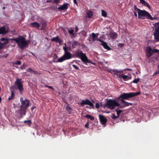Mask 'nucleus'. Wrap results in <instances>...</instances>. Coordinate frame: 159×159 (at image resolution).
<instances>
[{"label":"nucleus","mask_w":159,"mask_h":159,"mask_svg":"<svg viewBox=\"0 0 159 159\" xmlns=\"http://www.w3.org/2000/svg\"><path fill=\"white\" fill-rule=\"evenodd\" d=\"M20 101L21 103L20 108L15 111L16 116L19 119L22 118L24 115H26V110L30 106V101L29 100L26 98L24 99L23 98L21 97Z\"/></svg>","instance_id":"obj_1"},{"label":"nucleus","mask_w":159,"mask_h":159,"mask_svg":"<svg viewBox=\"0 0 159 159\" xmlns=\"http://www.w3.org/2000/svg\"><path fill=\"white\" fill-rule=\"evenodd\" d=\"M11 41H14L18 44L19 47L21 49L27 47L28 43L23 36L20 35L16 38H10Z\"/></svg>","instance_id":"obj_2"},{"label":"nucleus","mask_w":159,"mask_h":159,"mask_svg":"<svg viewBox=\"0 0 159 159\" xmlns=\"http://www.w3.org/2000/svg\"><path fill=\"white\" fill-rule=\"evenodd\" d=\"M138 18L139 19H144L145 17L147 19H149L151 20H153L156 18L152 17L150 14L145 10H140L138 12Z\"/></svg>","instance_id":"obj_3"},{"label":"nucleus","mask_w":159,"mask_h":159,"mask_svg":"<svg viewBox=\"0 0 159 159\" xmlns=\"http://www.w3.org/2000/svg\"><path fill=\"white\" fill-rule=\"evenodd\" d=\"M141 93L140 92H130L129 93H123L121 94L118 99H123V100H128L129 98H131L135 96L138 95Z\"/></svg>","instance_id":"obj_4"},{"label":"nucleus","mask_w":159,"mask_h":159,"mask_svg":"<svg viewBox=\"0 0 159 159\" xmlns=\"http://www.w3.org/2000/svg\"><path fill=\"white\" fill-rule=\"evenodd\" d=\"M21 79L16 78V80L15 82V84L17 86V88L15 86H11L10 88L11 91L15 89H18L21 93L23 91L24 88L22 84V82L21 81Z\"/></svg>","instance_id":"obj_5"},{"label":"nucleus","mask_w":159,"mask_h":159,"mask_svg":"<svg viewBox=\"0 0 159 159\" xmlns=\"http://www.w3.org/2000/svg\"><path fill=\"white\" fill-rule=\"evenodd\" d=\"M119 105V104L115 99H109L107 101L105 107H107L109 109L112 110L115 109L116 107Z\"/></svg>","instance_id":"obj_6"},{"label":"nucleus","mask_w":159,"mask_h":159,"mask_svg":"<svg viewBox=\"0 0 159 159\" xmlns=\"http://www.w3.org/2000/svg\"><path fill=\"white\" fill-rule=\"evenodd\" d=\"M99 118L101 124L105 127L107 121V119L105 116L100 114L99 115Z\"/></svg>","instance_id":"obj_7"},{"label":"nucleus","mask_w":159,"mask_h":159,"mask_svg":"<svg viewBox=\"0 0 159 159\" xmlns=\"http://www.w3.org/2000/svg\"><path fill=\"white\" fill-rule=\"evenodd\" d=\"M80 105L82 107H83L84 105H88L91 107H93L94 106L93 103L88 99H86L85 100H82V102L80 103Z\"/></svg>","instance_id":"obj_8"},{"label":"nucleus","mask_w":159,"mask_h":159,"mask_svg":"<svg viewBox=\"0 0 159 159\" xmlns=\"http://www.w3.org/2000/svg\"><path fill=\"white\" fill-rule=\"evenodd\" d=\"M81 60L85 64H87V63H91L93 64V62H91L89 60L86 56L85 54H84L80 58Z\"/></svg>","instance_id":"obj_9"},{"label":"nucleus","mask_w":159,"mask_h":159,"mask_svg":"<svg viewBox=\"0 0 159 159\" xmlns=\"http://www.w3.org/2000/svg\"><path fill=\"white\" fill-rule=\"evenodd\" d=\"M153 49L149 47H148L146 48V55L148 57H151L153 54Z\"/></svg>","instance_id":"obj_10"},{"label":"nucleus","mask_w":159,"mask_h":159,"mask_svg":"<svg viewBox=\"0 0 159 159\" xmlns=\"http://www.w3.org/2000/svg\"><path fill=\"white\" fill-rule=\"evenodd\" d=\"M0 31L1 34H6L8 32L7 28L5 26L0 28Z\"/></svg>","instance_id":"obj_11"},{"label":"nucleus","mask_w":159,"mask_h":159,"mask_svg":"<svg viewBox=\"0 0 159 159\" xmlns=\"http://www.w3.org/2000/svg\"><path fill=\"white\" fill-rule=\"evenodd\" d=\"M65 60H68L72 58V56L70 52H65L64 55L63 56Z\"/></svg>","instance_id":"obj_12"},{"label":"nucleus","mask_w":159,"mask_h":159,"mask_svg":"<svg viewBox=\"0 0 159 159\" xmlns=\"http://www.w3.org/2000/svg\"><path fill=\"white\" fill-rule=\"evenodd\" d=\"M69 5V4L68 3H64L61 6L58 7V9L61 10H66L68 8Z\"/></svg>","instance_id":"obj_13"},{"label":"nucleus","mask_w":159,"mask_h":159,"mask_svg":"<svg viewBox=\"0 0 159 159\" xmlns=\"http://www.w3.org/2000/svg\"><path fill=\"white\" fill-rule=\"evenodd\" d=\"M30 26L32 27L36 28L38 29L40 27L39 24L37 22H35L31 23L30 24Z\"/></svg>","instance_id":"obj_14"},{"label":"nucleus","mask_w":159,"mask_h":159,"mask_svg":"<svg viewBox=\"0 0 159 159\" xmlns=\"http://www.w3.org/2000/svg\"><path fill=\"white\" fill-rule=\"evenodd\" d=\"M101 44L102 46L105 49H107L108 50H111V48L107 45V43L106 42L104 41L102 43H101Z\"/></svg>","instance_id":"obj_15"},{"label":"nucleus","mask_w":159,"mask_h":159,"mask_svg":"<svg viewBox=\"0 0 159 159\" xmlns=\"http://www.w3.org/2000/svg\"><path fill=\"white\" fill-rule=\"evenodd\" d=\"M118 77L122 78L125 81H127V80L129 79V77L127 75H125L119 74Z\"/></svg>","instance_id":"obj_16"},{"label":"nucleus","mask_w":159,"mask_h":159,"mask_svg":"<svg viewBox=\"0 0 159 159\" xmlns=\"http://www.w3.org/2000/svg\"><path fill=\"white\" fill-rule=\"evenodd\" d=\"M84 54L81 51H80L75 53V56L78 58H80Z\"/></svg>","instance_id":"obj_17"},{"label":"nucleus","mask_w":159,"mask_h":159,"mask_svg":"<svg viewBox=\"0 0 159 159\" xmlns=\"http://www.w3.org/2000/svg\"><path fill=\"white\" fill-rule=\"evenodd\" d=\"M80 45V44L78 41H73L72 43V48H75L76 46Z\"/></svg>","instance_id":"obj_18"},{"label":"nucleus","mask_w":159,"mask_h":159,"mask_svg":"<svg viewBox=\"0 0 159 159\" xmlns=\"http://www.w3.org/2000/svg\"><path fill=\"white\" fill-rule=\"evenodd\" d=\"M120 101L123 103L124 104L125 107L126 106H128L130 105H132V104L130 103L125 101L123 99H120Z\"/></svg>","instance_id":"obj_19"},{"label":"nucleus","mask_w":159,"mask_h":159,"mask_svg":"<svg viewBox=\"0 0 159 159\" xmlns=\"http://www.w3.org/2000/svg\"><path fill=\"white\" fill-rule=\"evenodd\" d=\"M47 26V23L45 21H43L42 22V26L40 30H43Z\"/></svg>","instance_id":"obj_20"},{"label":"nucleus","mask_w":159,"mask_h":159,"mask_svg":"<svg viewBox=\"0 0 159 159\" xmlns=\"http://www.w3.org/2000/svg\"><path fill=\"white\" fill-rule=\"evenodd\" d=\"M117 34L116 33H113L110 34L111 38L113 39H116L117 37Z\"/></svg>","instance_id":"obj_21"},{"label":"nucleus","mask_w":159,"mask_h":159,"mask_svg":"<svg viewBox=\"0 0 159 159\" xmlns=\"http://www.w3.org/2000/svg\"><path fill=\"white\" fill-rule=\"evenodd\" d=\"M11 96L10 97H9L8 98V101H10L11 100H12L13 97H14V91L12 90L11 91Z\"/></svg>","instance_id":"obj_22"},{"label":"nucleus","mask_w":159,"mask_h":159,"mask_svg":"<svg viewBox=\"0 0 159 159\" xmlns=\"http://www.w3.org/2000/svg\"><path fill=\"white\" fill-rule=\"evenodd\" d=\"M93 16V13L92 11H89L87 13V16L89 18H91Z\"/></svg>","instance_id":"obj_23"},{"label":"nucleus","mask_w":159,"mask_h":159,"mask_svg":"<svg viewBox=\"0 0 159 159\" xmlns=\"http://www.w3.org/2000/svg\"><path fill=\"white\" fill-rule=\"evenodd\" d=\"M59 39V36H57L55 37H54L53 38H52L51 39V40L52 42H55L56 43H57L58 40Z\"/></svg>","instance_id":"obj_24"},{"label":"nucleus","mask_w":159,"mask_h":159,"mask_svg":"<svg viewBox=\"0 0 159 159\" xmlns=\"http://www.w3.org/2000/svg\"><path fill=\"white\" fill-rule=\"evenodd\" d=\"M84 117L88 119H90L91 120H94V118L91 115H86L84 116Z\"/></svg>","instance_id":"obj_25"},{"label":"nucleus","mask_w":159,"mask_h":159,"mask_svg":"<svg viewBox=\"0 0 159 159\" xmlns=\"http://www.w3.org/2000/svg\"><path fill=\"white\" fill-rule=\"evenodd\" d=\"M8 40H7V41L3 43H2L1 42V43H0V49H2L3 48V45L8 43Z\"/></svg>","instance_id":"obj_26"},{"label":"nucleus","mask_w":159,"mask_h":159,"mask_svg":"<svg viewBox=\"0 0 159 159\" xmlns=\"http://www.w3.org/2000/svg\"><path fill=\"white\" fill-rule=\"evenodd\" d=\"M66 60L64 58V57L63 56H62L60 58H59L57 61H56V62H61L63 61H64Z\"/></svg>","instance_id":"obj_27"},{"label":"nucleus","mask_w":159,"mask_h":159,"mask_svg":"<svg viewBox=\"0 0 159 159\" xmlns=\"http://www.w3.org/2000/svg\"><path fill=\"white\" fill-rule=\"evenodd\" d=\"M23 122L27 124L29 126H30L32 124V121L30 120H25Z\"/></svg>","instance_id":"obj_28"},{"label":"nucleus","mask_w":159,"mask_h":159,"mask_svg":"<svg viewBox=\"0 0 159 159\" xmlns=\"http://www.w3.org/2000/svg\"><path fill=\"white\" fill-rule=\"evenodd\" d=\"M154 38L157 41H159V34H157L156 33H154Z\"/></svg>","instance_id":"obj_29"},{"label":"nucleus","mask_w":159,"mask_h":159,"mask_svg":"<svg viewBox=\"0 0 159 159\" xmlns=\"http://www.w3.org/2000/svg\"><path fill=\"white\" fill-rule=\"evenodd\" d=\"M66 109L67 110L68 113L69 114H71V108L69 106H67Z\"/></svg>","instance_id":"obj_30"},{"label":"nucleus","mask_w":159,"mask_h":159,"mask_svg":"<svg viewBox=\"0 0 159 159\" xmlns=\"http://www.w3.org/2000/svg\"><path fill=\"white\" fill-rule=\"evenodd\" d=\"M102 16L106 17L107 16V13L104 10L102 11Z\"/></svg>","instance_id":"obj_31"},{"label":"nucleus","mask_w":159,"mask_h":159,"mask_svg":"<svg viewBox=\"0 0 159 159\" xmlns=\"http://www.w3.org/2000/svg\"><path fill=\"white\" fill-rule=\"evenodd\" d=\"M98 34H96L94 33H92V38H96L98 37Z\"/></svg>","instance_id":"obj_32"},{"label":"nucleus","mask_w":159,"mask_h":159,"mask_svg":"<svg viewBox=\"0 0 159 159\" xmlns=\"http://www.w3.org/2000/svg\"><path fill=\"white\" fill-rule=\"evenodd\" d=\"M116 112H117L116 114H117V116L118 117H119L120 113L121 112H122V111L120 110H116Z\"/></svg>","instance_id":"obj_33"},{"label":"nucleus","mask_w":159,"mask_h":159,"mask_svg":"<svg viewBox=\"0 0 159 159\" xmlns=\"http://www.w3.org/2000/svg\"><path fill=\"white\" fill-rule=\"evenodd\" d=\"M7 40H8V41L10 40V39H8L7 38H1L0 39V41H7Z\"/></svg>","instance_id":"obj_34"},{"label":"nucleus","mask_w":159,"mask_h":159,"mask_svg":"<svg viewBox=\"0 0 159 159\" xmlns=\"http://www.w3.org/2000/svg\"><path fill=\"white\" fill-rule=\"evenodd\" d=\"M139 78L135 79L131 83H133L135 84H137L139 80Z\"/></svg>","instance_id":"obj_35"},{"label":"nucleus","mask_w":159,"mask_h":159,"mask_svg":"<svg viewBox=\"0 0 159 159\" xmlns=\"http://www.w3.org/2000/svg\"><path fill=\"white\" fill-rule=\"evenodd\" d=\"M141 10L140 9L138 8L136 5L134 6V11H136L138 13V11H139Z\"/></svg>","instance_id":"obj_36"},{"label":"nucleus","mask_w":159,"mask_h":159,"mask_svg":"<svg viewBox=\"0 0 159 159\" xmlns=\"http://www.w3.org/2000/svg\"><path fill=\"white\" fill-rule=\"evenodd\" d=\"M113 71L114 72V74L116 75H117V74L118 73H120L122 72V71H119L116 70H113Z\"/></svg>","instance_id":"obj_37"},{"label":"nucleus","mask_w":159,"mask_h":159,"mask_svg":"<svg viewBox=\"0 0 159 159\" xmlns=\"http://www.w3.org/2000/svg\"><path fill=\"white\" fill-rule=\"evenodd\" d=\"M111 117L113 119H116L118 118V116H116L114 114H112V115L111 116Z\"/></svg>","instance_id":"obj_38"},{"label":"nucleus","mask_w":159,"mask_h":159,"mask_svg":"<svg viewBox=\"0 0 159 159\" xmlns=\"http://www.w3.org/2000/svg\"><path fill=\"white\" fill-rule=\"evenodd\" d=\"M21 62L20 61H18L16 62H14L13 64L16 65H20L21 64Z\"/></svg>","instance_id":"obj_39"},{"label":"nucleus","mask_w":159,"mask_h":159,"mask_svg":"<svg viewBox=\"0 0 159 159\" xmlns=\"http://www.w3.org/2000/svg\"><path fill=\"white\" fill-rule=\"evenodd\" d=\"M156 28L155 29L156 32L154 33H156L157 34H159V27H156Z\"/></svg>","instance_id":"obj_40"},{"label":"nucleus","mask_w":159,"mask_h":159,"mask_svg":"<svg viewBox=\"0 0 159 159\" xmlns=\"http://www.w3.org/2000/svg\"><path fill=\"white\" fill-rule=\"evenodd\" d=\"M74 30H70L68 31V32L70 34H71L73 35H74Z\"/></svg>","instance_id":"obj_41"},{"label":"nucleus","mask_w":159,"mask_h":159,"mask_svg":"<svg viewBox=\"0 0 159 159\" xmlns=\"http://www.w3.org/2000/svg\"><path fill=\"white\" fill-rule=\"evenodd\" d=\"M159 70L158 71H157L156 72L154 73L153 75H152V76H154L157 75L159 74V66H158Z\"/></svg>","instance_id":"obj_42"},{"label":"nucleus","mask_w":159,"mask_h":159,"mask_svg":"<svg viewBox=\"0 0 159 159\" xmlns=\"http://www.w3.org/2000/svg\"><path fill=\"white\" fill-rule=\"evenodd\" d=\"M117 106L119 107L120 108H123L125 107V106L124 105V104H119V106Z\"/></svg>","instance_id":"obj_43"},{"label":"nucleus","mask_w":159,"mask_h":159,"mask_svg":"<svg viewBox=\"0 0 159 159\" xmlns=\"http://www.w3.org/2000/svg\"><path fill=\"white\" fill-rule=\"evenodd\" d=\"M140 2L143 4L144 5L146 2L144 0H139Z\"/></svg>","instance_id":"obj_44"},{"label":"nucleus","mask_w":159,"mask_h":159,"mask_svg":"<svg viewBox=\"0 0 159 159\" xmlns=\"http://www.w3.org/2000/svg\"><path fill=\"white\" fill-rule=\"evenodd\" d=\"M72 66H73V67L75 70H78L79 69V67L77 66H76V65H73Z\"/></svg>","instance_id":"obj_45"},{"label":"nucleus","mask_w":159,"mask_h":159,"mask_svg":"<svg viewBox=\"0 0 159 159\" xmlns=\"http://www.w3.org/2000/svg\"><path fill=\"white\" fill-rule=\"evenodd\" d=\"M153 54L154 53H157L158 52H159V50H158V49H153Z\"/></svg>","instance_id":"obj_46"},{"label":"nucleus","mask_w":159,"mask_h":159,"mask_svg":"<svg viewBox=\"0 0 159 159\" xmlns=\"http://www.w3.org/2000/svg\"><path fill=\"white\" fill-rule=\"evenodd\" d=\"M25 64H23L22 66H21L20 67V69L21 70H23L25 68Z\"/></svg>","instance_id":"obj_47"},{"label":"nucleus","mask_w":159,"mask_h":159,"mask_svg":"<svg viewBox=\"0 0 159 159\" xmlns=\"http://www.w3.org/2000/svg\"><path fill=\"white\" fill-rule=\"evenodd\" d=\"M63 49L65 51V52H68L67 51V50H68V48L67 47H63Z\"/></svg>","instance_id":"obj_48"},{"label":"nucleus","mask_w":159,"mask_h":159,"mask_svg":"<svg viewBox=\"0 0 159 159\" xmlns=\"http://www.w3.org/2000/svg\"><path fill=\"white\" fill-rule=\"evenodd\" d=\"M60 0H54L53 2L54 3H55L56 4H58V3L60 2Z\"/></svg>","instance_id":"obj_49"},{"label":"nucleus","mask_w":159,"mask_h":159,"mask_svg":"<svg viewBox=\"0 0 159 159\" xmlns=\"http://www.w3.org/2000/svg\"><path fill=\"white\" fill-rule=\"evenodd\" d=\"M58 42L59 44L61 45L63 42V41L62 40H61L60 39H59V40H58Z\"/></svg>","instance_id":"obj_50"},{"label":"nucleus","mask_w":159,"mask_h":159,"mask_svg":"<svg viewBox=\"0 0 159 159\" xmlns=\"http://www.w3.org/2000/svg\"><path fill=\"white\" fill-rule=\"evenodd\" d=\"M96 40H97V41H98L101 42L102 43L104 41L102 40H101V39H96Z\"/></svg>","instance_id":"obj_51"},{"label":"nucleus","mask_w":159,"mask_h":159,"mask_svg":"<svg viewBox=\"0 0 159 159\" xmlns=\"http://www.w3.org/2000/svg\"><path fill=\"white\" fill-rule=\"evenodd\" d=\"M32 70H32V69H31V68H28V69H27V71L29 72H32Z\"/></svg>","instance_id":"obj_52"},{"label":"nucleus","mask_w":159,"mask_h":159,"mask_svg":"<svg viewBox=\"0 0 159 159\" xmlns=\"http://www.w3.org/2000/svg\"><path fill=\"white\" fill-rule=\"evenodd\" d=\"M99 107L100 106H99V104L97 102L96 103V108H99Z\"/></svg>","instance_id":"obj_53"},{"label":"nucleus","mask_w":159,"mask_h":159,"mask_svg":"<svg viewBox=\"0 0 159 159\" xmlns=\"http://www.w3.org/2000/svg\"><path fill=\"white\" fill-rule=\"evenodd\" d=\"M124 45V43H120L119 44V46L120 47V48L122 47Z\"/></svg>","instance_id":"obj_54"},{"label":"nucleus","mask_w":159,"mask_h":159,"mask_svg":"<svg viewBox=\"0 0 159 159\" xmlns=\"http://www.w3.org/2000/svg\"><path fill=\"white\" fill-rule=\"evenodd\" d=\"M137 12L136 11H134L133 12L134 14V15L136 17H137Z\"/></svg>","instance_id":"obj_55"},{"label":"nucleus","mask_w":159,"mask_h":159,"mask_svg":"<svg viewBox=\"0 0 159 159\" xmlns=\"http://www.w3.org/2000/svg\"><path fill=\"white\" fill-rule=\"evenodd\" d=\"M144 6H146L148 7V8H150V6L149 5V4L147 2H146V3L145 4H144Z\"/></svg>","instance_id":"obj_56"},{"label":"nucleus","mask_w":159,"mask_h":159,"mask_svg":"<svg viewBox=\"0 0 159 159\" xmlns=\"http://www.w3.org/2000/svg\"><path fill=\"white\" fill-rule=\"evenodd\" d=\"M155 26L156 27H159V22L155 24Z\"/></svg>","instance_id":"obj_57"},{"label":"nucleus","mask_w":159,"mask_h":159,"mask_svg":"<svg viewBox=\"0 0 159 159\" xmlns=\"http://www.w3.org/2000/svg\"><path fill=\"white\" fill-rule=\"evenodd\" d=\"M32 72H33L34 74H38V72L34 70H32Z\"/></svg>","instance_id":"obj_58"},{"label":"nucleus","mask_w":159,"mask_h":159,"mask_svg":"<svg viewBox=\"0 0 159 159\" xmlns=\"http://www.w3.org/2000/svg\"><path fill=\"white\" fill-rule=\"evenodd\" d=\"M89 124L88 122L85 125V127L86 128H89Z\"/></svg>","instance_id":"obj_59"},{"label":"nucleus","mask_w":159,"mask_h":159,"mask_svg":"<svg viewBox=\"0 0 159 159\" xmlns=\"http://www.w3.org/2000/svg\"><path fill=\"white\" fill-rule=\"evenodd\" d=\"M8 56V54H7L6 55H2V57H5V58H7V56Z\"/></svg>","instance_id":"obj_60"},{"label":"nucleus","mask_w":159,"mask_h":159,"mask_svg":"<svg viewBox=\"0 0 159 159\" xmlns=\"http://www.w3.org/2000/svg\"><path fill=\"white\" fill-rule=\"evenodd\" d=\"M36 108L35 107V106H33L31 108V110L32 111H33L34 109H35Z\"/></svg>","instance_id":"obj_61"},{"label":"nucleus","mask_w":159,"mask_h":159,"mask_svg":"<svg viewBox=\"0 0 159 159\" xmlns=\"http://www.w3.org/2000/svg\"><path fill=\"white\" fill-rule=\"evenodd\" d=\"M48 88H49V89H52L53 90H54V88H53V87L52 86H48Z\"/></svg>","instance_id":"obj_62"},{"label":"nucleus","mask_w":159,"mask_h":159,"mask_svg":"<svg viewBox=\"0 0 159 159\" xmlns=\"http://www.w3.org/2000/svg\"><path fill=\"white\" fill-rule=\"evenodd\" d=\"M78 27L77 26H76V28H75V32H77L78 31Z\"/></svg>","instance_id":"obj_63"},{"label":"nucleus","mask_w":159,"mask_h":159,"mask_svg":"<svg viewBox=\"0 0 159 159\" xmlns=\"http://www.w3.org/2000/svg\"><path fill=\"white\" fill-rule=\"evenodd\" d=\"M75 4H77L76 0H73Z\"/></svg>","instance_id":"obj_64"}]
</instances>
